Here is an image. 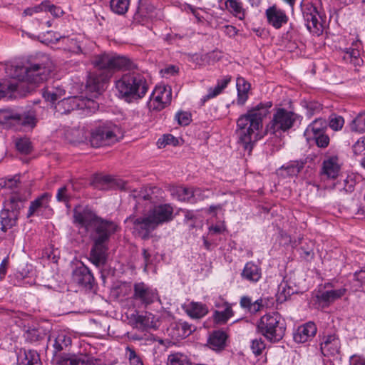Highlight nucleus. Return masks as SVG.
<instances>
[{
  "label": "nucleus",
  "instance_id": "f257e3e1",
  "mask_svg": "<svg viewBox=\"0 0 365 365\" xmlns=\"http://www.w3.org/2000/svg\"><path fill=\"white\" fill-rule=\"evenodd\" d=\"M271 102L260 103L247 110L237 120L236 135L237 143L250 154L254 144L261 138L259 131L263 126V120L269 113Z\"/></svg>",
  "mask_w": 365,
  "mask_h": 365
},
{
  "label": "nucleus",
  "instance_id": "f03ea898",
  "mask_svg": "<svg viewBox=\"0 0 365 365\" xmlns=\"http://www.w3.org/2000/svg\"><path fill=\"white\" fill-rule=\"evenodd\" d=\"M128 58L112 53L96 55L93 60V97L101 95L115 72L135 68Z\"/></svg>",
  "mask_w": 365,
  "mask_h": 365
},
{
  "label": "nucleus",
  "instance_id": "7ed1b4c3",
  "mask_svg": "<svg viewBox=\"0 0 365 365\" xmlns=\"http://www.w3.org/2000/svg\"><path fill=\"white\" fill-rule=\"evenodd\" d=\"M53 70V62L47 56L28 62L23 66H9L6 68V72L12 78L34 85L46 81Z\"/></svg>",
  "mask_w": 365,
  "mask_h": 365
},
{
  "label": "nucleus",
  "instance_id": "20e7f679",
  "mask_svg": "<svg viewBox=\"0 0 365 365\" xmlns=\"http://www.w3.org/2000/svg\"><path fill=\"white\" fill-rule=\"evenodd\" d=\"M93 264L101 266L105 264L107 257L108 242L115 233L117 225L111 222L98 218L93 214Z\"/></svg>",
  "mask_w": 365,
  "mask_h": 365
},
{
  "label": "nucleus",
  "instance_id": "39448f33",
  "mask_svg": "<svg viewBox=\"0 0 365 365\" xmlns=\"http://www.w3.org/2000/svg\"><path fill=\"white\" fill-rule=\"evenodd\" d=\"M115 88L118 97L130 103L144 98L149 86L145 78L140 73L129 72L115 81Z\"/></svg>",
  "mask_w": 365,
  "mask_h": 365
},
{
  "label": "nucleus",
  "instance_id": "423d86ee",
  "mask_svg": "<svg viewBox=\"0 0 365 365\" xmlns=\"http://www.w3.org/2000/svg\"><path fill=\"white\" fill-rule=\"evenodd\" d=\"M26 201V197L21 192L11 194L7 207L0 212V237L4 238L6 232L17 225L20 212Z\"/></svg>",
  "mask_w": 365,
  "mask_h": 365
},
{
  "label": "nucleus",
  "instance_id": "0eeeda50",
  "mask_svg": "<svg viewBox=\"0 0 365 365\" xmlns=\"http://www.w3.org/2000/svg\"><path fill=\"white\" fill-rule=\"evenodd\" d=\"M93 128V148L110 146L123 137L121 128L111 121H96Z\"/></svg>",
  "mask_w": 365,
  "mask_h": 365
},
{
  "label": "nucleus",
  "instance_id": "6e6552de",
  "mask_svg": "<svg viewBox=\"0 0 365 365\" xmlns=\"http://www.w3.org/2000/svg\"><path fill=\"white\" fill-rule=\"evenodd\" d=\"M285 330L284 320L277 312L263 315L257 324V331L273 342L280 341L284 335Z\"/></svg>",
  "mask_w": 365,
  "mask_h": 365
},
{
  "label": "nucleus",
  "instance_id": "1a4fd4ad",
  "mask_svg": "<svg viewBox=\"0 0 365 365\" xmlns=\"http://www.w3.org/2000/svg\"><path fill=\"white\" fill-rule=\"evenodd\" d=\"M296 120V115L284 108H279L274 114L271 122L267 125V132L277 135V133L290 129Z\"/></svg>",
  "mask_w": 365,
  "mask_h": 365
},
{
  "label": "nucleus",
  "instance_id": "9d476101",
  "mask_svg": "<svg viewBox=\"0 0 365 365\" xmlns=\"http://www.w3.org/2000/svg\"><path fill=\"white\" fill-rule=\"evenodd\" d=\"M301 7L307 29L310 33L319 36L322 32V24L317 7L308 1H303Z\"/></svg>",
  "mask_w": 365,
  "mask_h": 365
},
{
  "label": "nucleus",
  "instance_id": "9b49d317",
  "mask_svg": "<svg viewBox=\"0 0 365 365\" xmlns=\"http://www.w3.org/2000/svg\"><path fill=\"white\" fill-rule=\"evenodd\" d=\"M172 91L170 86H156L153 91L148 106L150 110H160L170 103Z\"/></svg>",
  "mask_w": 365,
  "mask_h": 365
},
{
  "label": "nucleus",
  "instance_id": "f8f14e48",
  "mask_svg": "<svg viewBox=\"0 0 365 365\" xmlns=\"http://www.w3.org/2000/svg\"><path fill=\"white\" fill-rule=\"evenodd\" d=\"M128 219L133 222V232L143 240L148 239L151 232L157 227L148 212L142 216L130 217Z\"/></svg>",
  "mask_w": 365,
  "mask_h": 365
},
{
  "label": "nucleus",
  "instance_id": "ddd939ff",
  "mask_svg": "<svg viewBox=\"0 0 365 365\" xmlns=\"http://www.w3.org/2000/svg\"><path fill=\"white\" fill-rule=\"evenodd\" d=\"M91 100L83 96L68 97L60 101L56 110L60 114H66L75 109H84L90 106Z\"/></svg>",
  "mask_w": 365,
  "mask_h": 365
},
{
  "label": "nucleus",
  "instance_id": "4468645a",
  "mask_svg": "<svg viewBox=\"0 0 365 365\" xmlns=\"http://www.w3.org/2000/svg\"><path fill=\"white\" fill-rule=\"evenodd\" d=\"M133 297L135 300L147 306L158 299V294L155 289L148 286L144 282H138L133 285Z\"/></svg>",
  "mask_w": 365,
  "mask_h": 365
},
{
  "label": "nucleus",
  "instance_id": "2eb2a0df",
  "mask_svg": "<svg viewBox=\"0 0 365 365\" xmlns=\"http://www.w3.org/2000/svg\"><path fill=\"white\" fill-rule=\"evenodd\" d=\"M93 190L98 189L99 190H108L110 188L125 189V182L121 180H115L109 175L97 173L93 175Z\"/></svg>",
  "mask_w": 365,
  "mask_h": 365
},
{
  "label": "nucleus",
  "instance_id": "dca6fc26",
  "mask_svg": "<svg viewBox=\"0 0 365 365\" xmlns=\"http://www.w3.org/2000/svg\"><path fill=\"white\" fill-rule=\"evenodd\" d=\"M128 319L131 326L142 331L156 327L155 317L149 312H145V314H139L138 312L133 313Z\"/></svg>",
  "mask_w": 365,
  "mask_h": 365
},
{
  "label": "nucleus",
  "instance_id": "f3484780",
  "mask_svg": "<svg viewBox=\"0 0 365 365\" xmlns=\"http://www.w3.org/2000/svg\"><path fill=\"white\" fill-rule=\"evenodd\" d=\"M1 117L5 121L14 125L34 126L36 124L35 115L31 111L22 114L4 111Z\"/></svg>",
  "mask_w": 365,
  "mask_h": 365
},
{
  "label": "nucleus",
  "instance_id": "a211bd4d",
  "mask_svg": "<svg viewBox=\"0 0 365 365\" xmlns=\"http://www.w3.org/2000/svg\"><path fill=\"white\" fill-rule=\"evenodd\" d=\"M148 213L158 227L173 219V208L168 204L160 205L150 209Z\"/></svg>",
  "mask_w": 365,
  "mask_h": 365
},
{
  "label": "nucleus",
  "instance_id": "6ab92c4d",
  "mask_svg": "<svg viewBox=\"0 0 365 365\" xmlns=\"http://www.w3.org/2000/svg\"><path fill=\"white\" fill-rule=\"evenodd\" d=\"M265 14L269 24L277 29L281 28L288 21V16L285 12L276 6L268 8Z\"/></svg>",
  "mask_w": 365,
  "mask_h": 365
},
{
  "label": "nucleus",
  "instance_id": "aec40b11",
  "mask_svg": "<svg viewBox=\"0 0 365 365\" xmlns=\"http://www.w3.org/2000/svg\"><path fill=\"white\" fill-rule=\"evenodd\" d=\"M73 217L75 222L81 228L84 229L86 232H89L91 227V209L89 207H76L74 209Z\"/></svg>",
  "mask_w": 365,
  "mask_h": 365
},
{
  "label": "nucleus",
  "instance_id": "412c9836",
  "mask_svg": "<svg viewBox=\"0 0 365 365\" xmlns=\"http://www.w3.org/2000/svg\"><path fill=\"white\" fill-rule=\"evenodd\" d=\"M317 333V327L313 322L300 326L294 334V340L297 343H304L313 338Z\"/></svg>",
  "mask_w": 365,
  "mask_h": 365
},
{
  "label": "nucleus",
  "instance_id": "4be33fe9",
  "mask_svg": "<svg viewBox=\"0 0 365 365\" xmlns=\"http://www.w3.org/2000/svg\"><path fill=\"white\" fill-rule=\"evenodd\" d=\"M320 349L324 356H334L339 352V339L335 335L327 336L322 341Z\"/></svg>",
  "mask_w": 365,
  "mask_h": 365
},
{
  "label": "nucleus",
  "instance_id": "5701e85b",
  "mask_svg": "<svg viewBox=\"0 0 365 365\" xmlns=\"http://www.w3.org/2000/svg\"><path fill=\"white\" fill-rule=\"evenodd\" d=\"M56 361L59 365H91V357L87 355L64 354L57 356Z\"/></svg>",
  "mask_w": 365,
  "mask_h": 365
},
{
  "label": "nucleus",
  "instance_id": "b1692460",
  "mask_svg": "<svg viewBox=\"0 0 365 365\" xmlns=\"http://www.w3.org/2000/svg\"><path fill=\"white\" fill-rule=\"evenodd\" d=\"M340 169L339 160L336 155L330 156L323 162L322 174L326 175L329 178H336Z\"/></svg>",
  "mask_w": 365,
  "mask_h": 365
},
{
  "label": "nucleus",
  "instance_id": "393cba45",
  "mask_svg": "<svg viewBox=\"0 0 365 365\" xmlns=\"http://www.w3.org/2000/svg\"><path fill=\"white\" fill-rule=\"evenodd\" d=\"M19 365H41L40 357L34 350L21 349L17 355Z\"/></svg>",
  "mask_w": 365,
  "mask_h": 365
},
{
  "label": "nucleus",
  "instance_id": "a878e982",
  "mask_svg": "<svg viewBox=\"0 0 365 365\" xmlns=\"http://www.w3.org/2000/svg\"><path fill=\"white\" fill-rule=\"evenodd\" d=\"M244 279L250 282H257L262 277V269L257 264L253 262H248L245 264L241 273Z\"/></svg>",
  "mask_w": 365,
  "mask_h": 365
},
{
  "label": "nucleus",
  "instance_id": "bb28decb",
  "mask_svg": "<svg viewBox=\"0 0 365 365\" xmlns=\"http://www.w3.org/2000/svg\"><path fill=\"white\" fill-rule=\"evenodd\" d=\"M327 128V123L324 119L317 118L307 126L304 134L307 140H310L314 137L324 133Z\"/></svg>",
  "mask_w": 365,
  "mask_h": 365
},
{
  "label": "nucleus",
  "instance_id": "cd10ccee",
  "mask_svg": "<svg viewBox=\"0 0 365 365\" xmlns=\"http://www.w3.org/2000/svg\"><path fill=\"white\" fill-rule=\"evenodd\" d=\"M73 279L78 284L91 288V274L88 267L83 264L73 271Z\"/></svg>",
  "mask_w": 365,
  "mask_h": 365
},
{
  "label": "nucleus",
  "instance_id": "c85d7f7f",
  "mask_svg": "<svg viewBox=\"0 0 365 365\" xmlns=\"http://www.w3.org/2000/svg\"><path fill=\"white\" fill-rule=\"evenodd\" d=\"M51 197V195L50 194L45 192L34 201H31L29 207L27 217L29 218L31 216L38 214L41 208H46L48 207Z\"/></svg>",
  "mask_w": 365,
  "mask_h": 365
},
{
  "label": "nucleus",
  "instance_id": "c756f323",
  "mask_svg": "<svg viewBox=\"0 0 365 365\" xmlns=\"http://www.w3.org/2000/svg\"><path fill=\"white\" fill-rule=\"evenodd\" d=\"M153 9L154 7L151 4L140 1L133 15L134 21L139 24H144L151 16Z\"/></svg>",
  "mask_w": 365,
  "mask_h": 365
},
{
  "label": "nucleus",
  "instance_id": "7c9ffc66",
  "mask_svg": "<svg viewBox=\"0 0 365 365\" xmlns=\"http://www.w3.org/2000/svg\"><path fill=\"white\" fill-rule=\"evenodd\" d=\"M186 313L192 318L200 319L208 312L207 307L201 302H192L185 306Z\"/></svg>",
  "mask_w": 365,
  "mask_h": 365
},
{
  "label": "nucleus",
  "instance_id": "2f4dec72",
  "mask_svg": "<svg viewBox=\"0 0 365 365\" xmlns=\"http://www.w3.org/2000/svg\"><path fill=\"white\" fill-rule=\"evenodd\" d=\"M227 338V335L223 331H213L208 339L209 346L215 351L222 350L225 346V341Z\"/></svg>",
  "mask_w": 365,
  "mask_h": 365
},
{
  "label": "nucleus",
  "instance_id": "473e14b6",
  "mask_svg": "<svg viewBox=\"0 0 365 365\" xmlns=\"http://www.w3.org/2000/svg\"><path fill=\"white\" fill-rule=\"evenodd\" d=\"M236 86L237 90V103L238 105L242 106L248 99L250 84L244 78L238 77L236 81Z\"/></svg>",
  "mask_w": 365,
  "mask_h": 365
},
{
  "label": "nucleus",
  "instance_id": "72a5a7b5",
  "mask_svg": "<svg viewBox=\"0 0 365 365\" xmlns=\"http://www.w3.org/2000/svg\"><path fill=\"white\" fill-rule=\"evenodd\" d=\"M346 292V289L341 287L337 289L328 290L317 295L319 302H324L327 305L334 302L335 300L342 297Z\"/></svg>",
  "mask_w": 365,
  "mask_h": 365
},
{
  "label": "nucleus",
  "instance_id": "f704fd0d",
  "mask_svg": "<svg viewBox=\"0 0 365 365\" xmlns=\"http://www.w3.org/2000/svg\"><path fill=\"white\" fill-rule=\"evenodd\" d=\"M360 46L361 42L356 40L352 43V47L346 48L344 58L349 61L354 65H360L361 61L360 57Z\"/></svg>",
  "mask_w": 365,
  "mask_h": 365
},
{
  "label": "nucleus",
  "instance_id": "c9c22d12",
  "mask_svg": "<svg viewBox=\"0 0 365 365\" xmlns=\"http://www.w3.org/2000/svg\"><path fill=\"white\" fill-rule=\"evenodd\" d=\"M225 4L226 9L235 16L241 20L245 18V10L241 1L239 0H226Z\"/></svg>",
  "mask_w": 365,
  "mask_h": 365
},
{
  "label": "nucleus",
  "instance_id": "e433bc0d",
  "mask_svg": "<svg viewBox=\"0 0 365 365\" xmlns=\"http://www.w3.org/2000/svg\"><path fill=\"white\" fill-rule=\"evenodd\" d=\"M304 162L302 160L290 161L281 167L280 170L286 172L288 176L297 175L304 168Z\"/></svg>",
  "mask_w": 365,
  "mask_h": 365
},
{
  "label": "nucleus",
  "instance_id": "4c0bfd02",
  "mask_svg": "<svg viewBox=\"0 0 365 365\" xmlns=\"http://www.w3.org/2000/svg\"><path fill=\"white\" fill-rule=\"evenodd\" d=\"M167 365H192V363L187 356L176 352L168 355Z\"/></svg>",
  "mask_w": 365,
  "mask_h": 365
},
{
  "label": "nucleus",
  "instance_id": "58836bf2",
  "mask_svg": "<svg viewBox=\"0 0 365 365\" xmlns=\"http://www.w3.org/2000/svg\"><path fill=\"white\" fill-rule=\"evenodd\" d=\"M230 81L231 77L230 76H225L223 78L218 80L217 85L208 90L207 98H212L219 95L227 87Z\"/></svg>",
  "mask_w": 365,
  "mask_h": 365
},
{
  "label": "nucleus",
  "instance_id": "ea45409f",
  "mask_svg": "<svg viewBox=\"0 0 365 365\" xmlns=\"http://www.w3.org/2000/svg\"><path fill=\"white\" fill-rule=\"evenodd\" d=\"M232 316L233 311L229 304H226V307L223 311H215L213 314L214 321L219 324H225Z\"/></svg>",
  "mask_w": 365,
  "mask_h": 365
},
{
  "label": "nucleus",
  "instance_id": "a19ab883",
  "mask_svg": "<svg viewBox=\"0 0 365 365\" xmlns=\"http://www.w3.org/2000/svg\"><path fill=\"white\" fill-rule=\"evenodd\" d=\"M130 0H110V6L111 10L118 14H125L129 8Z\"/></svg>",
  "mask_w": 365,
  "mask_h": 365
},
{
  "label": "nucleus",
  "instance_id": "79ce46f5",
  "mask_svg": "<svg viewBox=\"0 0 365 365\" xmlns=\"http://www.w3.org/2000/svg\"><path fill=\"white\" fill-rule=\"evenodd\" d=\"M351 131L359 133H365V112L359 113L350 123Z\"/></svg>",
  "mask_w": 365,
  "mask_h": 365
},
{
  "label": "nucleus",
  "instance_id": "37998d69",
  "mask_svg": "<svg viewBox=\"0 0 365 365\" xmlns=\"http://www.w3.org/2000/svg\"><path fill=\"white\" fill-rule=\"evenodd\" d=\"M294 292V289L288 285L287 282L283 281L278 287V292L277 294V300L280 302L286 301Z\"/></svg>",
  "mask_w": 365,
  "mask_h": 365
},
{
  "label": "nucleus",
  "instance_id": "c03bdc74",
  "mask_svg": "<svg viewBox=\"0 0 365 365\" xmlns=\"http://www.w3.org/2000/svg\"><path fill=\"white\" fill-rule=\"evenodd\" d=\"M71 343V339L69 336H67L66 334L61 333L58 334L56 337L53 347L56 351H60L63 350L65 347H67Z\"/></svg>",
  "mask_w": 365,
  "mask_h": 365
},
{
  "label": "nucleus",
  "instance_id": "a18cd8bd",
  "mask_svg": "<svg viewBox=\"0 0 365 365\" xmlns=\"http://www.w3.org/2000/svg\"><path fill=\"white\" fill-rule=\"evenodd\" d=\"M335 186L340 191L344 190L346 193L351 192L354 190L355 180L351 177H347L342 182H338Z\"/></svg>",
  "mask_w": 365,
  "mask_h": 365
},
{
  "label": "nucleus",
  "instance_id": "49530a36",
  "mask_svg": "<svg viewBox=\"0 0 365 365\" xmlns=\"http://www.w3.org/2000/svg\"><path fill=\"white\" fill-rule=\"evenodd\" d=\"M18 84L14 81L7 80L0 82V99L5 97L9 92H13L17 89Z\"/></svg>",
  "mask_w": 365,
  "mask_h": 365
},
{
  "label": "nucleus",
  "instance_id": "de8ad7c7",
  "mask_svg": "<svg viewBox=\"0 0 365 365\" xmlns=\"http://www.w3.org/2000/svg\"><path fill=\"white\" fill-rule=\"evenodd\" d=\"M43 11H49L54 17H60L63 15V10L53 4H51L49 1H43L41 3Z\"/></svg>",
  "mask_w": 365,
  "mask_h": 365
},
{
  "label": "nucleus",
  "instance_id": "09e8293b",
  "mask_svg": "<svg viewBox=\"0 0 365 365\" xmlns=\"http://www.w3.org/2000/svg\"><path fill=\"white\" fill-rule=\"evenodd\" d=\"M125 354L129 360L130 365H143L140 356L136 354L134 349L127 346L125 348Z\"/></svg>",
  "mask_w": 365,
  "mask_h": 365
},
{
  "label": "nucleus",
  "instance_id": "8fccbe9b",
  "mask_svg": "<svg viewBox=\"0 0 365 365\" xmlns=\"http://www.w3.org/2000/svg\"><path fill=\"white\" fill-rule=\"evenodd\" d=\"M272 304V299L269 297H261L255 302L252 309V314H255L265 307H269Z\"/></svg>",
  "mask_w": 365,
  "mask_h": 365
},
{
  "label": "nucleus",
  "instance_id": "3c124183",
  "mask_svg": "<svg viewBox=\"0 0 365 365\" xmlns=\"http://www.w3.org/2000/svg\"><path fill=\"white\" fill-rule=\"evenodd\" d=\"M198 191V190H192L191 188L180 187L178 190V194L180 200L189 201L190 198L195 197Z\"/></svg>",
  "mask_w": 365,
  "mask_h": 365
},
{
  "label": "nucleus",
  "instance_id": "603ef678",
  "mask_svg": "<svg viewBox=\"0 0 365 365\" xmlns=\"http://www.w3.org/2000/svg\"><path fill=\"white\" fill-rule=\"evenodd\" d=\"M134 192H137L133 195V197L137 200L138 202H140L141 200H150L152 201L153 200L152 196V189L149 188H142L140 191L137 192L134 190Z\"/></svg>",
  "mask_w": 365,
  "mask_h": 365
},
{
  "label": "nucleus",
  "instance_id": "864d4df0",
  "mask_svg": "<svg viewBox=\"0 0 365 365\" xmlns=\"http://www.w3.org/2000/svg\"><path fill=\"white\" fill-rule=\"evenodd\" d=\"M71 197L72 193L68 186L59 188L56 194L57 200L65 203H68Z\"/></svg>",
  "mask_w": 365,
  "mask_h": 365
},
{
  "label": "nucleus",
  "instance_id": "5fc2aeb1",
  "mask_svg": "<svg viewBox=\"0 0 365 365\" xmlns=\"http://www.w3.org/2000/svg\"><path fill=\"white\" fill-rule=\"evenodd\" d=\"M178 143L177 138H175L173 135L167 134L163 135V136L158 139L157 142V145L159 148H162L165 147L167 145H175Z\"/></svg>",
  "mask_w": 365,
  "mask_h": 365
},
{
  "label": "nucleus",
  "instance_id": "6e6d98bb",
  "mask_svg": "<svg viewBox=\"0 0 365 365\" xmlns=\"http://www.w3.org/2000/svg\"><path fill=\"white\" fill-rule=\"evenodd\" d=\"M344 120L341 116L334 115L329 119V125L334 130H339L342 128Z\"/></svg>",
  "mask_w": 365,
  "mask_h": 365
},
{
  "label": "nucleus",
  "instance_id": "4d7b16f0",
  "mask_svg": "<svg viewBox=\"0 0 365 365\" xmlns=\"http://www.w3.org/2000/svg\"><path fill=\"white\" fill-rule=\"evenodd\" d=\"M265 348V344L262 339H255L252 341L251 349L256 356L260 355Z\"/></svg>",
  "mask_w": 365,
  "mask_h": 365
},
{
  "label": "nucleus",
  "instance_id": "13d9d810",
  "mask_svg": "<svg viewBox=\"0 0 365 365\" xmlns=\"http://www.w3.org/2000/svg\"><path fill=\"white\" fill-rule=\"evenodd\" d=\"M16 147L20 152L28 153L31 150V143L27 138H21L16 140Z\"/></svg>",
  "mask_w": 365,
  "mask_h": 365
},
{
  "label": "nucleus",
  "instance_id": "bf43d9fd",
  "mask_svg": "<svg viewBox=\"0 0 365 365\" xmlns=\"http://www.w3.org/2000/svg\"><path fill=\"white\" fill-rule=\"evenodd\" d=\"M312 140H314L317 146L320 148H326L329 143V138L324 133L314 137Z\"/></svg>",
  "mask_w": 365,
  "mask_h": 365
},
{
  "label": "nucleus",
  "instance_id": "052dcab7",
  "mask_svg": "<svg viewBox=\"0 0 365 365\" xmlns=\"http://www.w3.org/2000/svg\"><path fill=\"white\" fill-rule=\"evenodd\" d=\"M240 304L242 308L247 309L250 313H252V309L255 305V302L247 296H243L240 299Z\"/></svg>",
  "mask_w": 365,
  "mask_h": 365
},
{
  "label": "nucleus",
  "instance_id": "680f3d73",
  "mask_svg": "<svg viewBox=\"0 0 365 365\" xmlns=\"http://www.w3.org/2000/svg\"><path fill=\"white\" fill-rule=\"evenodd\" d=\"M175 118L180 125H187L190 122V114L187 112H178L175 115Z\"/></svg>",
  "mask_w": 365,
  "mask_h": 365
},
{
  "label": "nucleus",
  "instance_id": "e2e57ef3",
  "mask_svg": "<svg viewBox=\"0 0 365 365\" xmlns=\"http://www.w3.org/2000/svg\"><path fill=\"white\" fill-rule=\"evenodd\" d=\"M43 96L46 101H50L51 103H53L58 99L56 93H55L53 90H46L43 91Z\"/></svg>",
  "mask_w": 365,
  "mask_h": 365
},
{
  "label": "nucleus",
  "instance_id": "0e129e2a",
  "mask_svg": "<svg viewBox=\"0 0 365 365\" xmlns=\"http://www.w3.org/2000/svg\"><path fill=\"white\" fill-rule=\"evenodd\" d=\"M178 328L182 330L181 336H188L192 331V327L185 322L179 324L178 325Z\"/></svg>",
  "mask_w": 365,
  "mask_h": 365
},
{
  "label": "nucleus",
  "instance_id": "69168bd1",
  "mask_svg": "<svg viewBox=\"0 0 365 365\" xmlns=\"http://www.w3.org/2000/svg\"><path fill=\"white\" fill-rule=\"evenodd\" d=\"M225 231V227L223 224L212 225L209 227V232L211 234H221Z\"/></svg>",
  "mask_w": 365,
  "mask_h": 365
},
{
  "label": "nucleus",
  "instance_id": "338daca9",
  "mask_svg": "<svg viewBox=\"0 0 365 365\" xmlns=\"http://www.w3.org/2000/svg\"><path fill=\"white\" fill-rule=\"evenodd\" d=\"M39 12H43L41 4L34 7L27 8L24 10V14L26 16H32L34 14H37Z\"/></svg>",
  "mask_w": 365,
  "mask_h": 365
},
{
  "label": "nucleus",
  "instance_id": "774afa93",
  "mask_svg": "<svg viewBox=\"0 0 365 365\" xmlns=\"http://www.w3.org/2000/svg\"><path fill=\"white\" fill-rule=\"evenodd\" d=\"M20 184L19 177L15 176L13 179H10L6 183V186L10 188L18 187Z\"/></svg>",
  "mask_w": 365,
  "mask_h": 365
}]
</instances>
